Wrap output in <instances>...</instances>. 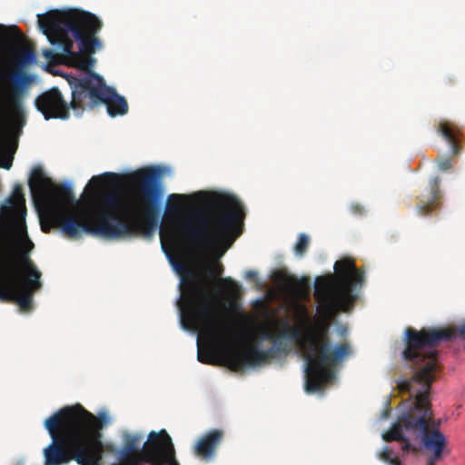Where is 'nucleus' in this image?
Here are the masks:
<instances>
[{"label":"nucleus","instance_id":"9b49d317","mask_svg":"<svg viewBox=\"0 0 465 465\" xmlns=\"http://www.w3.org/2000/svg\"><path fill=\"white\" fill-rule=\"evenodd\" d=\"M140 441L141 436L126 434L122 449L117 451V460L134 459L139 465L143 462L162 465L163 460L174 449L173 440L164 429L159 432L151 431L142 450H139Z\"/></svg>","mask_w":465,"mask_h":465},{"label":"nucleus","instance_id":"dca6fc26","mask_svg":"<svg viewBox=\"0 0 465 465\" xmlns=\"http://www.w3.org/2000/svg\"><path fill=\"white\" fill-rule=\"evenodd\" d=\"M102 104L106 105L107 113L111 116L124 115L128 112V104L124 96H121L112 88H107Z\"/></svg>","mask_w":465,"mask_h":465},{"label":"nucleus","instance_id":"b1692460","mask_svg":"<svg viewBox=\"0 0 465 465\" xmlns=\"http://www.w3.org/2000/svg\"><path fill=\"white\" fill-rule=\"evenodd\" d=\"M438 167L442 172L450 170L452 168V160L450 157H440L438 160Z\"/></svg>","mask_w":465,"mask_h":465},{"label":"nucleus","instance_id":"7ed1b4c3","mask_svg":"<svg viewBox=\"0 0 465 465\" xmlns=\"http://www.w3.org/2000/svg\"><path fill=\"white\" fill-rule=\"evenodd\" d=\"M38 24L52 45L63 52L66 62L84 72V75L68 78L71 88V109L78 115L86 109L102 104L107 91L103 77L92 69L95 59L92 56L103 44L96 36L103 22L94 14L69 9L38 15Z\"/></svg>","mask_w":465,"mask_h":465},{"label":"nucleus","instance_id":"f3484780","mask_svg":"<svg viewBox=\"0 0 465 465\" xmlns=\"http://www.w3.org/2000/svg\"><path fill=\"white\" fill-rule=\"evenodd\" d=\"M438 133L449 143L453 154L458 155L460 153V146L457 140V133L449 122H440L438 124Z\"/></svg>","mask_w":465,"mask_h":465},{"label":"nucleus","instance_id":"4be33fe9","mask_svg":"<svg viewBox=\"0 0 465 465\" xmlns=\"http://www.w3.org/2000/svg\"><path fill=\"white\" fill-rule=\"evenodd\" d=\"M223 282L225 283L228 293L236 298L241 291V286L229 277L223 279Z\"/></svg>","mask_w":465,"mask_h":465},{"label":"nucleus","instance_id":"39448f33","mask_svg":"<svg viewBox=\"0 0 465 465\" xmlns=\"http://www.w3.org/2000/svg\"><path fill=\"white\" fill-rule=\"evenodd\" d=\"M52 442L45 449V465H97L102 423L81 405L64 407L45 421Z\"/></svg>","mask_w":465,"mask_h":465},{"label":"nucleus","instance_id":"6ab92c4d","mask_svg":"<svg viewBox=\"0 0 465 465\" xmlns=\"http://www.w3.org/2000/svg\"><path fill=\"white\" fill-rule=\"evenodd\" d=\"M9 203L12 208L15 211L18 215H21L24 219V216L26 213L25 208V198L24 194L23 186L19 183H16L14 187L12 196L9 199Z\"/></svg>","mask_w":465,"mask_h":465},{"label":"nucleus","instance_id":"bb28decb","mask_svg":"<svg viewBox=\"0 0 465 465\" xmlns=\"http://www.w3.org/2000/svg\"><path fill=\"white\" fill-rule=\"evenodd\" d=\"M351 211L354 214L361 215L364 213L363 207L359 203H352L351 205Z\"/></svg>","mask_w":465,"mask_h":465},{"label":"nucleus","instance_id":"c9c22d12","mask_svg":"<svg viewBox=\"0 0 465 465\" xmlns=\"http://www.w3.org/2000/svg\"><path fill=\"white\" fill-rule=\"evenodd\" d=\"M346 331H347V329H345V328H344V329L342 330V333H344V332H346Z\"/></svg>","mask_w":465,"mask_h":465},{"label":"nucleus","instance_id":"473e14b6","mask_svg":"<svg viewBox=\"0 0 465 465\" xmlns=\"http://www.w3.org/2000/svg\"><path fill=\"white\" fill-rule=\"evenodd\" d=\"M256 276H257V273L255 272H253V271H248L246 272V278H248V279H253Z\"/></svg>","mask_w":465,"mask_h":465},{"label":"nucleus","instance_id":"f257e3e1","mask_svg":"<svg viewBox=\"0 0 465 465\" xmlns=\"http://www.w3.org/2000/svg\"><path fill=\"white\" fill-rule=\"evenodd\" d=\"M162 176L163 169L160 166L144 167L131 173L130 183L140 193L131 206L128 219L120 215L122 200L119 193L99 190L104 177L117 178L114 173L92 177L89 185L94 192L90 193L86 208L78 215L71 213L72 208L79 207L81 203L75 199L70 184L54 183L38 167L33 170L28 185L33 198H50L57 205V209L49 216L50 224H41L45 232L55 227L61 228L69 238L80 237L83 232L107 239L129 238L137 234L151 237L156 230L161 213Z\"/></svg>","mask_w":465,"mask_h":465},{"label":"nucleus","instance_id":"9d476101","mask_svg":"<svg viewBox=\"0 0 465 465\" xmlns=\"http://www.w3.org/2000/svg\"><path fill=\"white\" fill-rule=\"evenodd\" d=\"M18 258L26 275L14 272L0 273V301L15 302L21 310L30 311L34 293L42 287V273L26 253Z\"/></svg>","mask_w":465,"mask_h":465},{"label":"nucleus","instance_id":"0eeeda50","mask_svg":"<svg viewBox=\"0 0 465 465\" xmlns=\"http://www.w3.org/2000/svg\"><path fill=\"white\" fill-rule=\"evenodd\" d=\"M173 265L183 275L182 294L178 302L183 328L198 332L213 343L223 341L225 335L232 332V330L225 324L213 293L204 286L198 274L188 270L183 262H175Z\"/></svg>","mask_w":465,"mask_h":465},{"label":"nucleus","instance_id":"6e6552de","mask_svg":"<svg viewBox=\"0 0 465 465\" xmlns=\"http://www.w3.org/2000/svg\"><path fill=\"white\" fill-rule=\"evenodd\" d=\"M286 319H274L260 325L252 333L251 342L242 347L229 345L222 352L223 365L233 371L258 367L269 360L288 353L291 349V276L284 280Z\"/></svg>","mask_w":465,"mask_h":465},{"label":"nucleus","instance_id":"393cba45","mask_svg":"<svg viewBox=\"0 0 465 465\" xmlns=\"http://www.w3.org/2000/svg\"><path fill=\"white\" fill-rule=\"evenodd\" d=\"M162 465H180L175 457V450L171 451L163 460Z\"/></svg>","mask_w":465,"mask_h":465},{"label":"nucleus","instance_id":"72a5a7b5","mask_svg":"<svg viewBox=\"0 0 465 465\" xmlns=\"http://www.w3.org/2000/svg\"><path fill=\"white\" fill-rule=\"evenodd\" d=\"M391 465H400L401 462H400V460L398 457H395L393 458L392 460H391Z\"/></svg>","mask_w":465,"mask_h":465},{"label":"nucleus","instance_id":"423d86ee","mask_svg":"<svg viewBox=\"0 0 465 465\" xmlns=\"http://www.w3.org/2000/svg\"><path fill=\"white\" fill-rule=\"evenodd\" d=\"M13 37L7 28L0 25V142L9 134H19L23 123L19 114L31 74L23 68L35 61L33 49L22 50L17 55L10 44Z\"/></svg>","mask_w":465,"mask_h":465},{"label":"nucleus","instance_id":"5701e85b","mask_svg":"<svg viewBox=\"0 0 465 465\" xmlns=\"http://www.w3.org/2000/svg\"><path fill=\"white\" fill-rule=\"evenodd\" d=\"M198 361L205 364H213L214 359L213 354L209 351L198 350Z\"/></svg>","mask_w":465,"mask_h":465},{"label":"nucleus","instance_id":"c756f323","mask_svg":"<svg viewBox=\"0 0 465 465\" xmlns=\"http://www.w3.org/2000/svg\"><path fill=\"white\" fill-rule=\"evenodd\" d=\"M381 458L391 462V450L388 449L384 450L381 455Z\"/></svg>","mask_w":465,"mask_h":465},{"label":"nucleus","instance_id":"f704fd0d","mask_svg":"<svg viewBox=\"0 0 465 465\" xmlns=\"http://www.w3.org/2000/svg\"><path fill=\"white\" fill-rule=\"evenodd\" d=\"M16 150V145L11 148V153H13Z\"/></svg>","mask_w":465,"mask_h":465},{"label":"nucleus","instance_id":"f8f14e48","mask_svg":"<svg viewBox=\"0 0 465 465\" xmlns=\"http://www.w3.org/2000/svg\"><path fill=\"white\" fill-rule=\"evenodd\" d=\"M35 104L46 120L51 118L67 119L70 115V104L64 99L57 87H53L38 95Z\"/></svg>","mask_w":465,"mask_h":465},{"label":"nucleus","instance_id":"ddd939ff","mask_svg":"<svg viewBox=\"0 0 465 465\" xmlns=\"http://www.w3.org/2000/svg\"><path fill=\"white\" fill-rule=\"evenodd\" d=\"M35 244L29 239L25 224L24 223L23 235L21 238V248L22 250L16 251L9 244L0 245V273H5L8 272H14L15 273L23 272L26 275V272L21 265L19 255L21 253H26L29 256V252L34 249Z\"/></svg>","mask_w":465,"mask_h":465},{"label":"nucleus","instance_id":"a878e982","mask_svg":"<svg viewBox=\"0 0 465 465\" xmlns=\"http://www.w3.org/2000/svg\"><path fill=\"white\" fill-rule=\"evenodd\" d=\"M43 55L50 61H54L59 54L53 50L45 49L43 51Z\"/></svg>","mask_w":465,"mask_h":465},{"label":"nucleus","instance_id":"a211bd4d","mask_svg":"<svg viewBox=\"0 0 465 465\" xmlns=\"http://www.w3.org/2000/svg\"><path fill=\"white\" fill-rule=\"evenodd\" d=\"M410 398L413 400L412 405L407 411H405L401 414V416L399 418V421L397 423L393 424L391 429L390 430H391V432H393L394 435H396L398 437L399 441H401L403 443V445L401 447L403 451H410V450L416 451L417 450V449L414 446H412V444L410 442L409 439H407L403 434V430H408L405 428L403 421H402L403 416L414 408V398H412L411 396H410Z\"/></svg>","mask_w":465,"mask_h":465},{"label":"nucleus","instance_id":"c85d7f7f","mask_svg":"<svg viewBox=\"0 0 465 465\" xmlns=\"http://www.w3.org/2000/svg\"><path fill=\"white\" fill-rule=\"evenodd\" d=\"M12 161H13V157L11 158H6L2 163H1V167L8 170L11 168L12 166Z\"/></svg>","mask_w":465,"mask_h":465},{"label":"nucleus","instance_id":"2eb2a0df","mask_svg":"<svg viewBox=\"0 0 465 465\" xmlns=\"http://www.w3.org/2000/svg\"><path fill=\"white\" fill-rule=\"evenodd\" d=\"M440 179L432 177L429 183V189L424 192L417 203V213L420 216H429L440 207L441 193L440 191Z\"/></svg>","mask_w":465,"mask_h":465},{"label":"nucleus","instance_id":"1a4fd4ad","mask_svg":"<svg viewBox=\"0 0 465 465\" xmlns=\"http://www.w3.org/2000/svg\"><path fill=\"white\" fill-rule=\"evenodd\" d=\"M432 382L428 372L423 371L399 383L401 391L414 398V408L403 416L402 421L429 453L426 465H436L443 458L448 444L446 436L440 430V422L433 420L430 402Z\"/></svg>","mask_w":465,"mask_h":465},{"label":"nucleus","instance_id":"cd10ccee","mask_svg":"<svg viewBox=\"0 0 465 465\" xmlns=\"http://www.w3.org/2000/svg\"><path fill=\"white\" fill-rule=\"evenodd\" d=\"M383 439L386 441H393V440H399L398 437L391 432V430H389L388 432L383 434Z\"/></svg>","mask_w":465,"mask_h":465},{"label":"nucleus","instance_id":"2f4dec72","mask_svg":"<svg viewBox=\"0 0 465 465\" xmlns=\"http://www.w3.org/2000/svg\"><path fill=\"white\" fill-rule=\"evenodd\" d=\"M223 268L222 264H217L214 268V273L216 275H221L223 273Z\"/></svg>","mask_w":465,"mask_h":465},{"label":"nucleus","instance_id":"20e7f679","mask_svg":"<svg viewBox=\"0 0 465 465\" xmlns=\"http://www.w3.org/2000/svg\"><path fill=\"white\" fill-rule=\"evenodd\" d=\"M208 201L212 210H192L173 227L162 229V242L165 239L173 244L183 242L199 252L212 251L223 255L242 233L245 213L232 196L213 194Z\"/></svg>","mask_w":465,"mask_h":465},{"label":"nucleus","instance_id":"f03ea898","mask_svg":"<svg viewBox=\"0 0 465 465\" xmlns=\"http://www.w3.org/2000/svg\"><path fill=\"white\" fill-rule=\"evenodd\" d=\"M334 274L318 276L314 298L318 315L312 316L299 300H309L312 282L309 277L292 274V345L300 347L306 361L305 390L321 391L335 380L334 369L351 354L347 342L334 343L330 334L331 321L340 312H350L356 301L353 290L364 283V272L351 259L334 264Z\"/></svg>","mask_w":465,"mask_h":465},{"label":"nucleus","instance_id":"412c9836","mask_svg":"<svg viewBox=\"0 0 465 465\" xmlns=\"http://www.w3.org/2000/svg\"><path fill=\"white\" fill-rule=\"evenodd\" d=\"M185 197L184 194H170L166 203V211L169 213H178L181 210L182 201L184 200Z\"/></svg>","mask_w":465,"mask_h":465},{"label":"nucleus","instance_id":"aec40b11","mask_svg":"<svg viewBox=\"0 0 465 465\" xmlns=\"http://www.w3.org/2000/svg\"><path fill=\"white\" fill-rule=\"evenodd\" d=\"M311 243V238L306 233H300L293 250L298 257H303Z\"/></svg>","mask_w":465,"mask_h":465},{"label":"nucleus","instance_id":"7c9ffc66","mask_svg":"<svg viewBox=\"0 0 465 465\" xmlns=\"http://www.w3.org/2000/svg\"><path fill=\"white\" fill-rule=\"evenodd\" d=\"M104 445L103 443V441L101 440V452H100V459L97 462V465H103V456H104Z\"/></svg>","mask_w":465,"mask_h":465},{"label":"nucleus","instance_id":"4468645a","mask_svg":"<svg viewBox=\"0 0 465 465\" xmlns=\"http://www.w3.org/2000/svg\"><path fill=\"white\" fill-rule=\"evenodd\" d=\"M223 431L219 429H213L202 435L195 442L193 448V453L202 461H212L223 441Z\"/></svg>","mask_w":465,"mask_h":465}]
</instances>
